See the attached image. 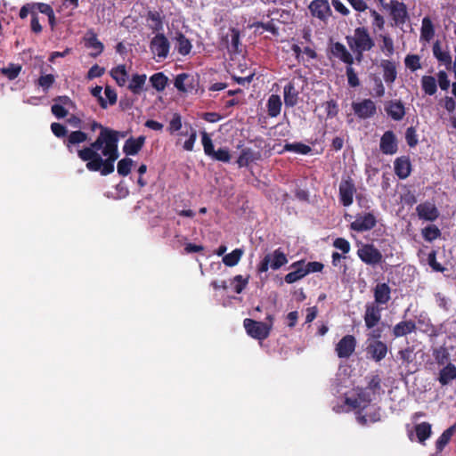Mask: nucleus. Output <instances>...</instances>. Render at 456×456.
<instances>
[{
    "mask_svg": "<svg viewBox=\"0 0 456 456\" xmlns=\"http://www.w3.org/2000/svg\"><path fill=\"white\" fill-rule=\"evenodd\" d=\"M90 128L92 131L99 129L100 133L88 146L78 148L80 143L89 140L88 134L80 129L70 132L63 144L69 153L76 152L82 161L86 162V167L89 171H100L102 175H108L114 172V163L119 157V137H124L125 134L103 126L95 120L92 121Z\"/></svg>",
    "mask_w": 456,
    "mask_h": 456,
    "instance_id": "obj_1",
    "label": "nucleus"
},
{
    "mask_svg": "<svg viewBox=\"0 0 456 456\" xmlns=\"http://www.w3.org/2000/svg\"><path fill=\"white\" fill-rule=\"evenodd\" d=\"M346 43L350 49L371 50L375 42L365 27H357L353 36L346 37Z\"/></svg>",
    "mask_w": 456,
    "mask_h": 456,
    "instance_id": "obj_2",
    "label": "nucleus"
},
{
    "mask_svg": "<svg viewBox=\"0 0 456 456\" xmlns=\"http://www.w3.org/2000/svg\"><path fill=\"white\" fill-rule=\"evenodd\" d=\"M288 263V258L281 248L273 253L266 254L257 265L259 273H266L269 268L278 270Z\"/></svg>",
    "mask_w": 456,
    "mask_h": 456,
    "instance_id": "obj_3",
    "label": "nucleus"
},
{
    "mask_svg": "<svg viewBox=\"0 0 456 456\" xmlns=\"http://www.w3.org/2000/svg\"><path fill=\"white\" fill-rule=\"evenodd\" d=\"M384 9L389 12L395 27L403 26L410 18L407 5L403 2L391 0L388 4L384 5Z\"/></svg>",
    "mask_w": 456,
    "mask_h": 456,
    "instance_id": "obj_4",
    "label": "nucleus"
},
{
    "mask_svg": "<svg viewBox=\"0 0 456 456\" xmlns=\"http://www.w3.org/2000/svg\"><path fill=\"white\" fill-rule=\"evenodd\" d=\"M243 325L247 333L255 339L264 340L269 337L271 332L270 325L253 319L246 318L243 321Z\"/></svg>",
    "mask_w": 456,
    "mask_h": 456,
    "instance_id": "obj_5",
    "label": "nucleus"
},
{
    "mask_svg": "<svg viewBox=\"0 0 456 456\" xmlns=\"http://www.w3.org/2000/svg\"><path fill=\"white\" fill-rule=\"evenodd\" d=\"M358 257L366 265H377L382 262L381 252L373 244H363L357 250Z\"/></svg>",
    "mask_w": 456,
    "mask_h": 456,
    "instance_id": "obj_6",
    "label": "nucleus"
},
{
    "mask_svg": "<svg viewBox=\"0 0 456 456\" xmlns=\"http://www.w3.org/2000/svg\"><path fill=\"white\" fill-rule=\"evenodd\" d=\"M365 351L370 359L379 362L386 358L388 348L387 344L381 340L368 339Z\"/></svg>",
    "mask_w": 456,
    "mask_h": 456,
    "instance_id": "obj_7",
    "label": "nucleus"
},
{
    "mask_svg": "<svg viewBox=\"0 0 456 456\" xmlns=\"http://www.w3.org/2000/svg\"><path fill=\"white\" fill-rule=\"evenodd\" d=\"M339 200L344 207H349L354 202V195L356 192L355 184L352 178L342 179L339 183Z\"/></svg>",
    "mask_w": 456,
    "mask_h": 456,
    "instance_id": "obj_8",
    "label": "nucleus"
},
{
    "mask_svg": "<svg viewBox=\"0 0 456 456\" xmlns=\"http://www.w3.org/2000/svg\"><path fill=\"white\" fill-rule=\"evenodd\" d=\"M352 109L354 115L361 119L370 118L377 112L376 104L370 99H364L359 102H353Z\"/></svg>",
    "mask_w": 456,
    "mask_h": 456,
    "instance_id": "obj_9",
    "label": "nucleus"
},
{
    "mask_svg": "<svg viewBox=\"0 0 456 456\" xmlns=\"http://www.w3.org/2000/svg\"><path fill=\"white\" fill-rule=\"evenodd\" d=\"M356 338L353 335L344 336L336 345L335 351L338 358H349L355 350Z\"/></svg>",
    "mask_w": 456,
    "mask_h": 456,
    "instance_id": "obj_10",
    "label": "nucleus"
},
{
    "mask_svg": "<svg viewBox=\"0 0 456 456\" xmlns=\"http://www.w3.org/2000/svg\"><path fill=\"white\" fill-rule=\"evenodd\" d=\"M377 224L376 216L372 213L358 215L351 223L350 228L355 232H362L373 229Z\"/></svg>",
    "mask_w": 456,
    "mask_h": 456,
    "instance_id": "obj_11",
    "label": "nucleus"
},
{
    "mask_svg": "<svg viewBox=\"0 0 456 456\" xmlns=\"http://www.w3.org/2000/svg\"><path fill=\"white\" fill-rule=\"evenodd\" d=\"M383 308L377 304L367 303L363 320L368 330L375 328L381 320V312Z\"/></svg>",
    "mask_w": 456,
    "mask_h": 456,
    "instance_id": "obj_12",
    "label": "nucleus"
},
{
    "mask_svg": "<svg viewBox=\"0 0 456 456\" xmlns=\"http://www.w3.org/2000/svg\"><path fill=\"white\" fill-rule=\"evenodd\" d=\"M308 9L313 17L322 21H326L332 13L328 0H313Z\"/></svg>",
    "mask_w": 456,
    "mask_h": 456,
    "instance_id": "obj_13",
    "label": "nucleus"
},
{
    "mask_svg": "<svg viewBox=\"0 0 456 456\" xmlns=\"http://www.w3.org/2000/svg\"><path fill=\"white\" fill-rule=\"evenodd\" d=\"M150 48L159 59H165L168 55L170 45L164 34H157L151 39Z\"/></svg>",
    "mask_w": 456,
    "mask_h": 456,
    "instance_id": "obj_14",
    "label": "nucleus"
},
{
    "mask_svg": "<svg viewBox=\"0 0 456 456\" xmlns=\"http://www.w3.org/2000/svg\"><path fill=\"white\" fill-rule=\"evenodd\" d=\"M300 91L297 87L296 79H291L283 89L284 104L288 108L295 107L299 101Z\"/></svg>",
    "mask_w": 456,
    "mask_h": 456,
    "instance_id": "obj_15",
    "label": "nucleus"
},
{
    "mask_svg": "<svg viewBox=\"0 0 456 456\" xmlns=\"http://www.w3.org/2000/svg\"><path fill=\"white\" fill-rule=\"evenodd\" d=\"M416 211L419 219L434 222L439 216V211L435 203L425 201L419 204Z\"/></svg>",
    "mask_w": 456,
    "mask_h": 456,
    "instance_id": "obj_16",
    "label": "nucleus"
},
{
    "mask_svg": "<svg viewBox=\"0 0 456 456\" xmlns=\"http://www.w3.org/2000/svg\"><path fill=\"white\" fill-rule=\"evenodd\" d=\"M374 302L378 305H387L391 299V288L386 282H379L373 288Z\"/></svg>",
    "mask_w": 456,
    "mask_h": 456,
    "instance_id": "obj_17",
    "label": "nucleus"
},
{
    "mask_svg": "<svg viewBox=\"0 0 456 456\" xmlns=\"http://www.w3.org/2000/svg\"><path fill=\"white\" fill-rule=\"evenodd\" d=\"M380 151L387 155H393L396 153L397 141L393 131H386L380 138L379 143Z\"/></svg>",
    "mask_w": 456,
    "mask_h": 456,
    "instance_id": "obj_18",
    "label": "nucleus"
},
{
    "mask_svg": "<svg viewBox=\"0 0 456 456\" xmlns=\"http://www.w3.org/2000/svg\"><path fill=\"white\" fill-rule=\"evenodd\" d=\"M387 114L395 121H400L405 116V108L400 100H390L385 104Z\"/></svg>",
    "mask_w": 456,
    "mask_h": 456,
    "instance_id": "obj_19",
    "label": "nucleus"
},
{
    "mask_svg": "<svg viewBox=\"0 0 456 456\" xmlns=\"http://www.w3.org/2000/svg\"><path fill=\"white\" fill-rule=\"evenodd\" d=\"M330 53L335 57L348 65H353L354 57L340 42L333 43L330 46Z\"/></svg>",
    "mask_w": 456,
    "mask_h": 456,
    "instance_id": "obj_20",
    "label": "nucleus"
},
{
    "mask_svg": "<svg viewBox=\"0 0 456 456\" xmlns=\"http://www.w3.org/2000/svg\"><path fill=\"white\" fill-rule=\"evenodd\" d=\"M174 86L179 92H191L195 88L194 78L187 73L178 74L175 78Z\"/></svg>",
    "mask_w": 456,
    "mask_h": 456,
    "instance_id": "obj_21",
    "label": "nucleus"
},
{
    "mask_svg": "<svg viewBox=\"0 0 456 456\" xmlns=\"http://www.w3.org/2000/svg\"><path fill=\"white\" fill-rule=\"evenodd\" d=\"M146 137L141 135L137 138L130 137L128 138L123 146V151L127 156L136 155L143 147L145 143Z\"/></svg>",
    "mask_w": 456,
    "mask_h": 456,
    "instance_id": "obj_22",
    "label": "nucleus"
},
{
    "mask_svg": "<svg viewBox=\"0 0 456 456\" xmlns=\"http://www.w3.org/2000/svg\"><path fill=\"white\" fill-rule=\"evenodd\" d=\"M394 168L395 175L400 179L407 178L411 172V164L409 157L403 156L397 158L394 162Z\"/></svg>",
    "mask_w": 456,
    "mask_h": 456,
    "instance_id": "obj_23",
    "label": "nucleus"
},
{
    "mask_svg": "<svg viewBox=\"0 0 456 456\" xmlns=\"http://www.w3.org/2000/svg\"><path fill=\"white\" fill-rule=\"evenodd\" d=\"M304 264H305L304 260L297 261V262H294L293 264H291L290 268L293 269L294 271H292L285 275V277H284L285 282H287L288 284H292V283L303 279L306 275V273H305V270L304 267Z\"/></svg>",
    "mask_w": 456,
    "mask_h": 456,
    "instance_id": "obj_24",
    "label": "nucleus"
},
{
    "mask_svg": "<svg viewBox=\"0 0 456 456\" xmlns=\"http://www.w3.org/2000/svg\"><path fill=\"white\" fill-rule=\"evenodd\" d=\"M380 67L383 71V78L387 85L393 84L397 77L396 64L390 60H382Z\"/></svg>",
    "mask_w": 456,
    "mask_h": 456,
    "instance_id": "obj_25",
    "label": "nucleus"
},
{
    "mask_svg": "<svg viewBox=\"0 0 456 456\" xmlns=\"http://www.w3.org/2000/svg\"><path fill=\"white\" fill-rule=\"evenodd\" d=\"M261 159L260 151H255L250 148H245L240 151L237 159L240 167H248L250 163Z\"/></svg>",
    "mask_w": 456,
    "mask_h": 456,
    "instance_id": "obj_26",
    "label": "nucleus"
},
{
    "mask_svg": "<svg viewBox=\"0 0 456 456\" xmlns=\"http://www.w3.org/2000/svg\"><path fill=\"white\" fill-rule=\"evenodd\" d=\"M415 330L416 323L414 321H402L394 326L392 333L395 338H400L415 331Z\"/></svg>",
    "mask_w": 456,
    "mask_h": 456,
    "instance_id": "obj_27",
    "label": "nucleus"
},
{
    "mask_svg": "<svg viewBox=\"0 0 456 456\" xmlns=\"http://www.w3.org/2000/svg\"><path fill=\"white\" fill-rule=\"evenodd\" d=\"M85 45L87 48H92L95 50V53H91V56L93 57H97L104 50L103 44L100 40H98L97 35L94 31H89L86 34V37L85 38Z\"/></svg>",
    "mask_w": 456,
    "mask_h": 456,
    "instance_id": "obj_28",
    "label": "nucleus"
},
{
    "mask_svg": "<svg viewBox=\"0 0 456 456\" xmlns=\"http://www.w3.org/2000/svg\"><path fill=\"white\" fill-rule=\"evenodd\" d=\"M456 379V366L448 362L443 369L439 371L438 381L442 386H446L453 379Z\"/></svg>",
    "mask_w": 456,
    "mask_h": 456,
    "instance_id": "obj_29",
    "label": "nucleus"
},
{
    "mask_svg": "<svg viewBox=\"0 0 456 456\" xmlns=\"http://www.w3.org/2000/svg\"><path fill=\"white\" fill-rule=\"evenodd\" d=\"M228 37H224L223 38V41H224L226 47L230 53H237L240 51L239 50V45H240V30L236 28H230V37H231V43L228 42Z\"/></svg>",
    "mask_w": 456,
    "mask_h": 456,
    "instance_id": "obj_30",
    "label": "nucleus"
},
{
    "mask_svg": "<svg viewBox=\"0 0 456 456\" xmlns=\"http://www.w3.org/2000/svg\"><path fill=\"white\" fill-rule=\"evenodd\" d=\"M433 54L437 61L446 66L449 69L452 66V56L449 52L442 51L439 41L433 45Z\"/></svg>",
    "mask_w": 456,
    "mask_h": 456,
    "instance_id": "obj_31",
    "label": "nucleus"
},
{
    "mask_svg": "<svg viewBox=\"0 0 456 456\" xmlns=\"http://www.w3.org/2000/svg\"><path fill=\"white\" fill-rule=\"evenodd\" d=\"M146 75L145 74H134L132 76L130 83L128 85V89L134 94H140L146 82Z\"/></svg>",
    "mask_w": 456,
    "mask_h": 456,
    "instance_id": "obj_32",
    "label": "nucleus"
},
{
    "mask_svg": "<svg viewBox=\"0 0 456 456\" xmlns=\"http://www.w3.org/2000/svg\"><path fill=\"white\" fill-rule=\"evenodd\" d=\"M176 49L181 55H188L192 48L191 41L182 33L179 32L175 37Z\"/></svg>",
    "mask_w": 456,
    "mask_h": 456,
    "instance_id": "obj_33",
    "label": "nucleus"
},
{
    "mask_svg": "<svg viewBox=\"0 0 456 456\" xmlns=\"http://www.w3.org/2000/svg\"><path fill=\"white\" fill-rule=\"evenodd\" d=\"M281 100L278 94H272L267 101V112L272 118L277 117L281 110Z\"/></svg>",
    "mask_w": 456,
    "mask_h": 456,
    "instance_id": "obj_34",
    "label": "nucleus"
},
{
    "mask_svg": "<svg viewBox=\"0 0 456 456\" xmlns=\"http://www.w3.org/2000/svg\"><path fill=\"white\" fill-rule=\"evenodd\" d=\"M435 36V28L429 17H424L420 29V38L429 42Z\"/></svg>",
    "mask_w": 456,
    "mask_h": 456,
    "instance_id": "obj_35",
    "label": "nucleus"
},
{
    "mask_svg": "<svg viewBox=\"0 0 456 456\" xmlns=\"http://www.w3.org/2000/svg\"><path fill=\"white\" fill-rule=\"evenodd\" d=\"M414 428L418 442L420 444H424V442L428 439L432 434L431 425L428 422L417 424Z\"/></svg>",
    "mask_w": 456,
    "mask_h": 456,
    "instance_id": "obj_36",
    "label": "nucleus"
},
{
    "mask_svg": "<svg viewBox=\"0 0 456 456\" xmlns=\"http://www.w3.org/2000/svg\"><path fill=\"white\" fill-rule=\"evenodd\" d=\"M150 82L154 89L162 92L167 85L168 78L163 72H158L150 77Z\"/></svg>",
    "mask_w": 456,
    "mask_h": 456,
    "instance_id": "obj_37",
    "label": "nucleus"
},
{
    "mask_svg": "<svg viewBox=\"0 0 456 456\" xmlns=\"http://www.w3.org/2000/svg\"><path fill=\"white\" fill-rule=\"evenodd\" d=\"M282 151H290L307 155L312 151V148L303 142L285 143Z\"/></svg>",
    "mask_w": 456,
    "mask_h": 456,
    "instance_id": "obj_38",
    "label": "nucleus"
},
{
    "mask_svg": "<svg viewBox=\"0 0 456 456\" xmlns=\"http://www.w3.org/2000/svg\"><path fill=\"white\" fill-rule=\"evenodd\" d=\"M455 430V426H452L444 430L436 442V449L437 452H442L447 444L450 442Z\"/></svg>",
    "mask_w": 456,
    "mask_h": 456,
    "instance_id": "obj_39",
    "label": "nucleus"
},
{
    "mask_svg": "<svg viewBox=\"0 0 456 456\" xmlns=\"http://www.w3.org/2000/svg\"><path fill=\"white\" fill-rule=\"evenodd\" d=\"M422 90L428 95H434L437 91L436 78L432 76H423L421 78Z\"/></svg>",
    "mask_w": 456,
    "mask_h": 456,
    "instance_id": "obj_40",
    "label": "nucleus"
},
{
    "mask_svg": "<svg viewBox=\"0 0 456 456\" xmlns=\"http://www.w3.org/2000/svg\"><path fill=\"white\" fill-rule=\"evenodd\" d=\"M110 76L119 86H125L127 80V73L124 65H118L110 71Z\"/></svg>",
    "mask_w": 456,
    "mask_h": 456,
    "instance_id": "obj_41",
    "label": "nucleus"
},
{
    "mask_svg": "<svg viewBox=\"0 0 456 456\" xmlns=\"http://www.w3.org/2000/svg\"><path fill=\"white\" fill-rule=\"evenodd\" d=\"M242 255H243V250L241 248H235L231 253L224 256L223 263L226 266L232 267L240 262Z\"/></svg>",
    "mask_w": 456,
    "mask_h": 456,
    "instance_id": "obj_42",
    "label": "nucleus"
},
{
    "mask_svg": "<svg viewBox=\"0 0 456 456\" xmlns=\"http://www.w3.org/2000/svg\"><path fill=\"white\" fill-rule=\"evenodd\" d=\"M357 420L358 422L362 425L366 426L368 423H375L380 420V413L379 410L376 409L372 412L362 414L361 412L357 415Z\"/></svg>",
    "mask_w": 456,
    "mask_h": 456,
    "instance_id": "obj_43",
    "label": "nucleus"
},
{
    "mask_svg": "<svg viewBox=\"0 0 456 456\" xmlns=\"http://www.w3.org/2000/svg\"><path fill=\"white\" fill-rule=\"evenodd\" d=\"M21 68L20 64L9 63L7 67L0 69V73L9 80H13L20 75Z\"/></svg>",
    "mask_w": 456,
    "mask_h": 456,
    "instance_id": "obj_44",
    "label": "nucleus"
},
{
    "mask_svg": "<svg viewBox=\"0 0 456 456\" xmlns=\"http://www.w3.org/2000/svg\"><path fill=\"white\" fill-rule=\"evenodd\" d=\"M422 236L425 240L432 242L441 236V231L435 224H430L422 229Z\"/></svg>",
    "mask_w": 456,
    "mask_h": 456,
    "instance_id": "obj_45",
    "label": "nucleus"
},
{
    "mask_svg": "<svg viewBox=\"0 0 456 456\" xmlns=\"http://www.w3.org/2000/svg\"><path fill=\"white\" fill-rule=\"evenodd\" d=\"M379 37L382 41V45L380 46L381 51L385 53L387 56H392L395 53L393 39L388 35H380Z\"/></svg>",
    "mask_w": 456,
    "mask_h": 456,
    "instance_id": "obj_46",
    "label": "nucleus"
},
{
    "mask_svg": "<svg viewBox=\"0 0 456 456\" xmlns=\"http://www.w3.org/2000/svg\"><path fill=\"white\" fill-rule=\"evenodd\" d=\"M147 20L151 21V28L155 31L163 28V21L160 14L156 11H150L147 14Z\"/></svg>",
    "mask_w": 456,
    "mask_h": 456,
    "instance_id": "obj_47",
    "label": "nucleus"
},
{
    "mask_svg": "<svg viewBox=\"0 0 456 456\" xmlns=\"http://www.w3.org/2000/svg\"><path fill=\"white\" fill-rule=\"evenodd\" d=\"M366 388L375 396L379 395L381 390V379L379 375H371L369 378V381Z\"/></svg>",
    "mask_w": 456,
    "mask_h": 456,
    "instance_id": "obj_48",
    "label": "nucleus"
},
{
    "mask_svg": "<svg viewBox=\"0 0 456 456\" xmlns=\"http://www.w3.org/2000/svg\"><path fill=\"white\" fill-rule=\"evenodd\" d=\"M134 164L133 159L130 158H124L118 162L117 170L119 175L126 176L130 174L132 166Z\"/></svg>",
    "mask_w": 456,
    "mask_h": 456,
    "instance_id": "obj_49",
    "label": "nucleus"
},
{
    "mask_svg": "<svg viewBox=\"0 0 456 456\" xmlns=\"http://www.w3.org/2000/svg\"><path fill=\"white\" fill-rule=\"evenodd\" d=\"M404 64L410 70L416 71L421 68L420 57L417 54H408L404 59Z\"/></svg>",
    "mask_w": 456,
    "mask_h": 456,
    "instance_id": "obj_50",
    "label": "nucleus"
},
{
    "mask_svg": "<svg viewBox=\"0 0 456 456\" xmlns=\"http://www.w3.org/2000/svg\"><path fill=\"white\" fill-rule=\"evenodd\" d=\"M201 142L205 154L211 157L215 152L214 144L209 134L205 131L201 133Z\"/></svg>",
    "mask_w": 456,
    "mask_h": 456,
    "instance_id": "obj_51",
    "label": "nucleus"
},
{
    "mask_svg": "<svg viewBox=\"0 0 456 456\" xmlns=\"http://www.w3.org/2000/svg\"><path fill=\"white\" fill-rule=\"evenodd\" d=\"M51 130L57 138H62L63 141L69 134H68L67 127L64 125L57 122H53L51 124Z\"/></svg>",
    "mask_w": 456,
    "mask_h": 456,
    "instance_id": "obj_52",
    "label": "nucleus"
},
{
    "mask_svg": "<svg viewBox=\"0 0 456 456\" xmlns=\"http://www.w3.org/2000/svg\"><path fill=\"white\" fill-rule=\"evenodd\" d=\"M405 140H406L407 144L411 148H414L418 144L419 138H418V134H417V130L414 126H410L406 129Z\"/></svg>",
    "mask_w": 456,
    "mask_h": 456,
    "instance_id": "obj_53",
    "label": "nucleus"
},
{
    "mask_svg": "<svg viewBox=\"0 0 456 456\" xmlns=\"http://www.w3.org/2000/svg\"><path fill=\"white\" fill-rule=\"evenodd\" d=\"M370 14L372 17V27L379 30H383L385 28V19L376 10L370 9Z\"/></svg>",
    "mask_w": 456,
    "mask_h": 456,
    "instance_id": "obj_54",
    "label": "nucleus"
},
{
    "mask_svg": "<svg viewBox=\"0 0 456 456\" xmlns=\"http://www.w3.org/2000/svg\"><path fill=\"white\" fill-rule=\"evenodd\" d=\"M356 395L363 403V407H367V405L375 398V396L366 387L358 388Z\"/></svg>",
    "mask_w": 456,
    "mask_h": 456,
    "instance_id": "obj_55",
    "label": "nucleus"
},
{
    "mask_svg": "<svg viewBox=\"0 0 456 456\" xmlns=\"http://www.w3.org/2000/svg\"><path fill=\"white\" fill-rule=\"evenodd\" d=\"M428 263L435 272L444 273L446 269L436 261V251L432 250L428 256Z\"/></svg>",
    "mask_w": 456,
    "mask_h": 456,
    "instance_id": "obj_56",
    "label": "nucleus"
},
{
    "mask_svg": "<svg viewBox=\"0 0 456 456\" xmlns=\"http://www.w3.org/2000/svg\"><path fill=\"white\" fill-rule=\"evenodd\" d=\"M323 106L325 108L328 118H333L338 115L339 109L335 100L332 99L327 101L325 103H323Z\"/></svg>",
    "mask_w": 456,
    "mask_h": 456,
    "instance_id": "obj_57",
    "label": "nucleus"
},
{
    "mask_svg": "<svg viewBox=\"0 0 456 456\" xmlns=\"http://www.w3.org/2000/svg\"><path fill=\"white\" fill-rule=\"evenodd\" d=\"M54 82H55V77L52 74L40 76L37 80L38 86H41L45 92H47L48 89L53 85Z\"/></svg>",
    "mask_w": 456,
    "mask_h": 456,
    "instance_id": "obj_58",
    "label": "nucleus"
},
{
    "mask_svg": "<svg viewBox=\"0 0 456 456\" xmlns=\"http://www.w3.org/2000/svg\"><path fill=\"white\" fill-rule=\"evenodd\" d=\"M398 357L402 361L403 363L409 364L413 362L414 354L412 347H406L398 352Z\"/></svg>",
    "mask_w": 456,
    "mask_h": 456,
    "instance_id": "obj_59",
    "label": "nucleus"
},
{
    "mask_svg": "<svg viewBox=\"0 0 456 456\" xmlns=\"http://www.w3.org/2000/svg\"><path fill=\"white\" fill-rule=\"evenodd\" d=\"M348 85L352 87H357L360 86V80L357 74L353 69L352 65H348L346 69Z\"/></svg>",
    "mask_w": 456,
    "mask_h": 456,
    "instance_id": "obj_60",
    "label": "nucleus"
},
{
    "mask_svg": "<svg viewBox=\"0 0 456 456\" xmlns=\"http://www.w3.org/2000/svg\"><path fill=\"white\" fill-rule=\"evenodd\" d=\"M232 283H234V291L237 294H240L243 289L247 287L248 283V278H243L242 275L239 274L234 276L232 280Z\"/></svg>",
    "mask_w": 456,
    "mask_h": 456,
    "instance_id": "obj_61",
    "label": "nucleus"
},
{
    "mask_svg": "<svg viewBox=\"0 0 456 456\" xmlns=\"http://www.w3.org/2000/svg\"><path fill=\"white\" fill-rule=\"evenodd\" d=\"M211 158L218 161L229 162L231 159V154L228 149L220 148L217 151H215Z\"/></svg>",
    "mask_w": 456,
    "mask_h": 456,
    "instance_id": "obj_62",
    "label": "nucleus"
},
{
    "mask_svg": "<svg viewBox=\"0 0 456 456\" xmlns=\"http://www.w3.org/2000/svg\"><path fill=\"white\" fill-rule=\"evenodd\" d=\"M182 128V118L180 114L175 113L171 118L168 126V131L170 134H174Z\"/></svg>",
    "mask_w": 456,
    "mask_h": 456,
    "instance_id": "obj_63",
    "label": "nucleus"
},
{
    "mask_svg": "<svg viewBox=\"0 0 456 456\" xmlns=\"http://www.w3.org/2000/svg\"><path fill=\"white\" fill-rule=\"evenodd\" d=\"M333 246L341 250L343 254H347L351 248L350 243L344 238H337L333 242Z\"/></svg>",
    "mask_w": 456,
    "mask_h": 456,
    "instance_id": "obj_64",
    "label": "nucleus"
}]
</instances>
